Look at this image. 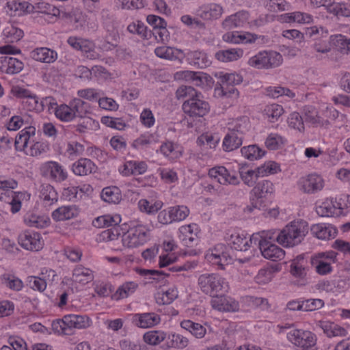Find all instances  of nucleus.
I'll use <instances>...</instances> for the list:
<instances>
[{
  "label": "nucleus",
  "mask_w": 350,
  "mask_h": 350,
  "mask_svg": "<svg viewBox=\"0 0 350 350\" xmlns=\"http://www.w3.org/2000/svg\"><path fill=\"white\" fill-rule=\"evenodd\" d=\"M55 114L56 117L62 121H70L75 118V113L72 112L70 105H61L55 108Z\"/></svg>",
  "instance_id": "45"
},
{
  "label": "nucleus",
  "mask_w": 350,
  "mask_h": 350,
  "mask_svg": "<svg viewBox=\"0 0 350 350\" xmlns=\"http://www.w3.org/2000/svg\"><path fill=\"white\" fill-rule=\"evenodd\" d=\"M3 35L7 42H15L23 38V31L14 25H9L3 29Z\"/></svg>",
  "instance_id": "38"
},
{
  "label": "nucleus",
  "mask_w": 350,
  "mask_h": 350,
  "mask_svg": "<svg viewBox=\"0 0 350 350\" xmlns=\"http://www.w3.org/2000/svg\"><path fill=\"white\" fill-rule=\"evenodd\" d=\"M250 240L245 237H241L239 235H231L229 245L231 249L237 251H247L250 247Z\"/></svg>",
  "instance_id": "41"
},
{
  "label": "nucleus",
  "mask_w": 350,
  "mask_h": 350,
  "mask_svg": "<svg viewBox=\"0 0 350 350\" xmlns=\"http://www.w3.org/2000/svg\"><path fill=\"white\" fill-rule=\"evenodd\" d=\"M198 92L191 86L182 85L178 88L176 92V95L178 99H180L185 97L193 98L197 95Z\"/></svg>",
  "instance_id": "63"
},
{
  "label": "nucleus",
  "mask_w": 350,
  "mask_h": 350,
  "mask_svg": "<svg viewBox=\"0 0 350 350\" xmlns=\"http://www.w3.org/2000/svg\"><path fill=\"white\" fill-rule=\"evenodd\" d=\"M170 209L174 221L184 220L189 214V210L185 206H176Z\"/></svg>",
  "instance_id": "52"
},
{
  "label": "nucleus",
  "mask_w": 350,
  "mask_h": 350,
  "mask_svg": "<svg viewBox=\"0 0 350 350\" xmlns=\"http://www.w3.org/2000/svg\"><path fill=\"white\" fill-rule=\"evenodd\" d=\"M62 323L67 326L68 329L72 327L84 329L90 325V321L87 316L68 314L64 317Z\"/></svg>",
  "instance_id": "18"
},
{
  "label": "nucleus",
  "mask_w": 350,
  "mask_h": 350,
  "mask_svg": "<svg viewBox=\"0 0 350 350\" xmlns=\"http://www.w3.org/2000/svg\"><path fill=\"white\" fill-rule=\"evenodd\" d=\"M35 133L36 128L34 126H27L23 129L16 136L14 142L16 150L18 151L25 150L30 137L35 135Z\"/></svg>",
  "instance_id": "25"
},
{
  "label": "nucleus",
  "mask_w": 350,
  "mask_h": 350,
  "mask_svg": "<svg viewBox=\"0 0 350 350\" xmlns=\"http://www.w3.org/2000/svg\"><path fill=\"white\" fill-rule=\"evenodd\" d=\"M31 57L36 61L50 64L57 58V53L48 48H37L31 52Z\"/></svg>",
  "instance_id": "19"
},
{
  "label": "nucleus",
  "mask_w": 350,
  "mask_h": 350,
  "mask_svg": "<svg viewBox=\"0 0 350 350\" xmlns=\"http://www.w3.org/2000/svg\"><path fill=\"white\" fill-rule=\"evenodd\" d=\"M101 198L108 203L118 204L122 199L121 191L115 186L105 187L102 190Z\"/></svg>",
  "instance_id": "32"
},
{
  "label": "nucleus",
  "mask_w": 350,
  "mask_h": 350,
  "mask_svg": "<svg viewBox=\"0 0 350 350\" xmlns=\"http://www.w3.org/2000/svg\"><path fill=\"white\" fill-rule=\"evenodd\" d=\"M18 243L23 248L31 251H38L43 245L40 234L30 230H25L20 234Z\"/></svg>",
  "instance_id": "13"
},
{
  "label": "nucleus",
  "mask_w": 350,
  "mask_h": 350,
  "mask_svg": "<svg viewBox=\"0 0 350 350\" xmlns=\"http://www.w3.org/2000/svg\"><path fill=\"white\" fill-rule=\"evenodd\" d=\"M3 283L14 291H20L23 287L22 281L14 275L10 274H5L2 277Z\"/></svg>",
  "instance_id": "53"
},
{
  "label": "nucleus",
  "mask_w": 350,
  "mask_h": 350,
  "mask_svg": "<svg viewBox=\"0 0 350 350\" xmlns=\"http://www.w3.org/2000/svg\"><path fill=\"white\" fill-rule=\"evenodd\" d=\"M136 271L140 275L146 277L148 279L158 280L161 276H168L169 274L166 273L163 271H158L154 269H136Z\"/></svg>",
  "instance_id": "59"
},
{
  "label": "nucleus",
  "mask_w": 350,
  "mask_h": 350,
  "mask_svg": "<svg viewBox=\"0 0 350 350\" xmlns=\"http://www.w3.org/2000/svg\"><path fill=\"white\" fill-rule=\"evenodd\" d=\"M330 42L336 46L338 50L343 54H346V45L347 44V38L341 34L331 36L329 37Z\"/></svg>",
  "instance_id": "57"
},
{
  "label": "nucleus",
  "mask_w": 350,
  "mask_h": 350,
  "mask_svg": "<svg viewBox=\"0 0 350 350\" xmlns=\"http://www.w3.org/2000/svg\"><path fill=\"white\" fill-rule=\"evenodd\" d=\"M120 235V226H113L111 228L103 230L98 237L100 241H111L116 240Z\"/></svg>",
  "instance_id": "47"
},
{
  "label": "nucleus",
  "mask_w": 350,
  "mask_h": 350,
  "mask_svg": "<svg viewBox=\"0 0 350 350\" xmlns=\"http://www.w3.org/2000/svg\"><path fill=\"white\" fill-rule=\"evenodd\" d=\"M223 13V8L218 4H211L202 13V17L206 20H213L219 18Z\"/></svg>",
  "instance_id": "49"
},
{
  "label": "nucleus",
  "mask_w": 350,
  "mask_h": 350,
  "mask_svg": "<svg viewBox=\"0 0 350 350\" xmlns=\"http://www.w3.org/2000/svg\"><path fill=\"white\" fill-rule=\"evenodd\" d=\"M247 18L248 14L247 12H239L234 14L228 16L222 22V27L227 30L241 27L247 22Z\"/></svg>",
  "instance_id": "21"
},
{
  "label": "nucleus",
  "mask_w": 350,
  "mask_h": 350,
  "mask_svg": "<svg viewBox=\"0 0 350 350\" xmlns=\"http://www.w3.org/2000/svg\"><path fill=\"white\" fill-rule=\"evenodd\" d=\"M321 34V40H318L317 38H315L316 42L313 45L314 49L321 53H327L331 50L330 40L327 39L328 31L327 30L323 29V27H317L316 26L306 28L305 30V36L308 38H312L314 36Z\"/></svg>",
  "instance_id": "10"
},
{
  "label": "nucleus",
  "mask_w": 350,
  "mask_h": 350,
  "mask_svg": "<svg viewBox=\"0 0 350 350\" xmlns=\"http://www.w3.org/2000/svg\"><path fill=\"white\" fill-rule=\"evenodd\" d=\"M303 257L298 256L297 259L293 260L291 264V273L295 277L304 278L306 275V271L304 267L300 263L303 260Z\"/></svg>",
  "instance_id": "51"
},
{
  "label": "nucleus",
  "mask_w": 350,
  "mask_h": 350,
  "mask_svg": "<svg viewBox=\"0 0 350 350\" xmlns=\"http://www.w3.org/2000/svg\"><path fill=\"white\" fill-rule=\"evenodd\" d=\"M184 112L191 117H203L210 111L209 103L203 99L200 92L193 98L186 100L183 104Z\"/></svg>",
  "instance_id": "7"
},
{
  "label": "nucleus",
  "mask_w": 350,
  "mask_h": 350,
  "mask_svg": "<svg viewBox=\"0 0 350 350\" xmlns=\"http://www.w3.org/2000/svg\"><path fill=\"white\" fill-rule=\"evenodd\" d=\"M160 321V317L154 312L135 314L131 318L132 324L140 328L153 327L159 323Z\"/></svg>",
  "instance_id": "15"
},
{
  "label": "nucleus",
  "mask_w": 350,
  "mask_h": 350,
  "mask_svg": "<svg viewBox=\"0 0 350 350\" xmlns=\"http://www.w3.org/2000/svg\"><path fill=\"white\" fill-rule=\"evenodd\" d=\"M301 191L306 193H314L321 191L324 187V180L316 174L301 177L298 181Z\"/></svg>",
  "instance_id": "12"
},
{
  "label": "nucleus",
  "mask_w": 350,
  "mask_h": 350,
  "mask_svg": "<svg viewBox=\"0 0 350 350\" xmlns=\"http://www.w3.org/2000/svg\"><path fill=\"white\" fill-rule=\"evenodd\" d=\"M78 215V211L75 206H65L55 210L52 213V217L55 221H64L70 219Z\"/></svg>",
  "instance_id": "30"
},
{
  "label": "nucleus",
  "mask_w": 350,
  "mask_h": 350,
  "mask_svg": "<svg viewBox=\"0 0 350 350\" xmlns=\"http://www.w3.org/2000/svg\"><path fill=\"white\" fill-rule=\"evenodd\" d=\"M262 255L267 259L278 261L284 258L285 252L279 246L271 242L260 241L258 246Z\"/></svg>",
  "instance_id": "14"
},
{
  "label": "nucleus",
  "mask_w": 350,
  "mask_h": 350,
  "mask_svg": "<svg viewBox=\"0 0 350 350\" xmlns=\"http://www.w3.org/2000/svg\"><path fill=\"white\" fill-rule=\"evenodd\" d=\"M308 224L306 221L291 222L276 237L277 241L285 247H293L299 244L308 233Z\"/></svg>",
  "instance_id": "1"
},
{
  "label": "nucleus",
  "mask_w": 350,
  "mask_h": 350,
  "mask_svg": "<svg viewBox=\"0 0 350 350\" xmlns=\"http://www.w3.org/2000/svg\"><path fill=\"white\" fill-rule=\"evenodd\" d=\"M224 245L222 244L217 245L210 256V260L214 261V263L221 267V269H224V265L230 263L231 258L227 252L224 251Z\"/></svg>",
  "instance_id": "26"
},
{
  "label": "nucleus",
  "mask_w": 350,
  "mask_h": 350,
  "mask_svg": "<svg viewBox=\"0 0 350 350\" xmlns=\"http://www.w3.org/2000/svg\"><path fill=\"white\" fill-rule=\"evenodd\" d=\"M48 150L49 148L46 144L37 142L31 146L29 150L26 152V154L31 157H38L42 153L46 152Z\"/></svg>",
  "instance_id": "60"
},
{
  "label": "nucleus",
  "mask_w": 350,
  "mask_h": 350,
  "mask_svg": "<svg viewBox=\"0 0 350 350\" xmlns=\"http://www.w3.org/2000/svg\"><path fill=\"white\" fill-rule=\"evenodd\" d=\"M243 55V51L242 49H230L219 51L215 53V57L220 62H229L238 60Z\"/></svg>",
  "instance_id": "28"
},
{
  "label": "nucleus",
  "mask_w": 350,
  "mask_h": 350,
  "mask_svg": "<svg viewBox=\"0 0 350 350\" xmlns=\"http://www.w3.org/2000/svg\"><path fill=\"white\" fill-rule=\"evenodd\" d=\"M69 104L72 112L75 113V119L86 116L85 114L89 112L90 105L80 98H75Z\"/></svg>",
  "instance_id": "35"
},
{
  "label": "nucleus",
  "mask_w": 350,
  "mask_h": 350,
  "mask_svg": "<svg viewBox=\"0 0 350 350\" xmlns=\"http://www.w3.org/2000/svg\"><path fill=\"white\" fill-rule=\"evenodd\" d=\"M212 306L219 311L236 312L239 309V303L234 299L226 296H215L211 301Z\"/></svg>",
  "instance_id": "16"
},
{
  "label": "nucleus",
  "mask_w": 350,
  "mask_h": 350,
  "mask_svg": "<svg viewBox=\"0 0 350 350\" xmlns=\"http://www.w3.org/2000/svg\"><path fill=\"white\" fill-rule=\"evenodd\" d=\"M223 40L232 44L252 42L257 36L251 33H239L238 31L228 32L223 35Z\"/></svg>",
  "instance_id": "20"
},
{
  "label": "nucleus",
  "mask_w": 350,
  "mask_h": 350,
  "mask_svg": "<svg viewBox=\"0 0 350 350\" xmlns=\"http://www.w3.org/2000/svg\"><path fill=\"white\" fill-rule=\"evenodd\" d=\"M331 262L332 261L311 259V264L314 267L316 272L322 275H326L332 271Z\"/></svg>",
  "instance_id": "48"
},
{
  "label": "nucleus",
  "mask_w": 350,
  "mask_h": 350,
  "mask_svg": "<svg viewBox=\"0 0 350 350\" xmlns=\"http://www.w3.org/2000/svg\"><path fill=\"white\" fill-rule=\"evenodd\" d=\"M75 119V124L73 125L75 131L79 133H85L88 131H95L99 128L98 121L89 116H83Z\"/></svg>",
  "instance_id": "23"
},
{
  "label": "nucleus",
  "mask_w": 350,
  "mask_h": 350,
  "mask_svg": "<svg viewBox=\"0 0 350 350\" xmlns=\"http://www.w3.org/2000/svg\"><path fill=\"white\" fill-rule=\"evenodd\" d=\"M187 57L189 64L198 68H205L211 64L206 53L200 51H190L187 53Z\"/></svg>",
  "instance_id": "24"
},
{
  "label": "nucleus",
  "mask_w": 350,
  "mask_h": 350,
  "mask_svg": "<svg viewBox=\"0 0 350 350\" xmlns=\"http://www.w3.org/2000/svg\"><path fill=\"white\" fill-rule=\"evenodd\" d=\"M156 55L160 58L173 60L178 57L180 51L172 47L163 46L157 47L154 50Z\"/></svg>",
  "instance_id": "36"
},
{
  "label": "nucleus",
  "mask_w": 350,
  "mask_h": 350,
  "mask_svg": "<svg viewBox=\"0 0 350 350\" xmlns=\"http://www.w3.org/2000/svg\"><path fill=\"white\" fill-rule=\"evenodd\" d=\"M246 131V126L237 123L226 135L223 140V148L225 151L230 152L239 148L243 144V135Z\"/></svg>",
  "instance_id": "9"
},
{
  "label": "nucleus",
  "mask_w": 350,
  "mask_h": 350,
  "mask_svg": "<svg viewBox=\"0 0 350 350\" xmlns=\"http://www.w3.org/2000/svg\"><path fill=\"white\" fill-rule=\"evenodd\" d=\"M287 339L301 350H317L316 336L310 331L297 329L293 325L283 328Z\"/></svg>",
  "instance_id": "2"
},
{
  "label": "nucleus",
  "mask_w": 350,
  "mask_h": 350,
  "mask_svg": "<svg viewBox=\"0 0 350 350\" xmlns=\"http://www.w3.org/2000/svg\"><path fill=\"white\" fill-rule=\"evenodd\" d=\"M7 8L10 12V15H21L24 12L25 2H18L15 0L9 1L6 3Z\"/></svg>",
  "instance_id": "62"
},
{
  "label": "nucleus",
  "mask_w": 350,
  "mask_h": 350,
  "mask_svg": "<svg viewBox=\"0 0 350 350\" xmlns=\"http://www.w3.org/2000/svg\"><path fill=\"white\" fill-rule=\"evenodd\" d=\"M289 126L298 130L300 132L304 131V124L302 117L297 112L292 113L288 119Z\"/></svg>",
  "instance_id": "54"
},
{
  "label": "nucleus",
  "mask_w": 350,
  "mask_h": 350,
  "mask_svg": "<svg viewBox=\"0 0 350 350\" xmlns=\"http://www.w3.org/2000/svg\"><path fill=\"white\" fill-rule=\"evenodd\" d=\"M198 284L201 291L213 298L219 293L226 291L228 285L225 280L215 273H204L199 276Z\"/></svg>",
  "instance_id": "3"
},
{
  "label": "nucleus",
  "mask_w": 350,
  "mask_h": 350,
  "mask_svg": "<svg viewBox=\"0 0 350 350\" xmlns=\"http://www.w3.org/2000/svg\"><path fill=\"white\" fill-rule=\"evenodd\" d=\"M166 334L159 330L147 332L144 335V341L151 345H157L165 340Z\"/></svg>",
  "instance_id": "40"
},
{
  "label": "nucleus",
  "mask_w": 350,
  "mask_h": 350,
  "mask_svg": "<svg viewBox=\"0 0 350 350\" xmlns=\"http://www.w3.org/2000/svg\"><path fill=\"white\" fill-rule=\"evenodd\" d=\"M273 191V184L269 180L258 183L251 191L250 205L246 207V210L248 212H252L254 209L260 210L265 206L263 198Z\"/></svg>",
  "instance_id": "5"
},
{
  "label": "nucleus",
  "mask_w": 350,
  "mask_h": 350,
  "mask_svg": "<svg viewBox=\"0 0 350 350\" xmlns=\"http://www.w3.org/2000/svg\"><path fill=\"white\" fill-rule=\"evenodd\" d=\"M101 122L107 126L113 128L118 130H123L126 126L124 122H123L120 118H115L109 116H104L101 118Z\"/></svg>",
  "instance_id": "58"
},
{
  "label": "nucleus",
  "mask_w": 350,
  "mask_h": 350,
  "mask_svg": "<svg viewBox=\"0 0 350 350\" xmlns=\"http://www.w3.org/2000/svg\"><path fill=\"white\" fill-rule=\"evenodd\" d=\"M93 279L92 271L88 268L79 265L73 270L72 280L76 282L85 284L92 281Z\"/></svg>",
  "instance_id": "29"
},
{
  "label": "nucleus",
  "mask_w": 350,
  "mask_h": 350,
  "mask_svg": "<svg viewBox=\"0 0 350 350\" xmlns=\"http://www.w3.org/2000/svg\"><path fill=\"white\" fill-rule=\"evenodd\" d=\"M282 62V56L274 51H262L250 57L247 64L257 69H269L279 66Z\"/></svg>",
  "instance_id": "4"
},
{
  "label": "nucleus",
  "mask_w": 350,
  "mask_h": 350,
  "mask_svg": "<svg viewBox=\"0 0 350 350\" xmlns=\"http://www.w3.org/2000/svg\"><path fill=\"white\" fill-rule=\"evenodd\" d=\"M25 222L31 227L38 228H44L46 225V221L36 215H30L25 217Z\"/></svg>",
  "instance_id": "64"
},
{
  "label": "nucleus",
  "mask_w": 350,
  "mask_h": 350,
  "mask_svg": "<svg viewBox=\"0 0 350 350\" xmlns=\"http://www.w3.org/2000/svg\"><path fill=\"white\" fill-rule=\"evenodd\" d=\"M312 234L319 239H329L334 238L337 234L336 228L325 226L323 224H314L311 226Z\"/></svg>",
  "instance_id": "22"
},
{
  "label": "nucleus",
  "mask_w": 350,
  "mask_h": 350,
  "mask_svg": "<svg viewBox=\"0 0 350 350\" xmlns=\"http://www.w3.org/2000/svg\"><path fill=\"white\" fill-rule=\"evenodd\" d=\"M304 113L305 121L313 126L327 129L330 124L329 121L319 116L317 109L312 106L305 107Z\"/></svg>",
  "instance_id": "17"
},
{
  "label": "nucleus",
  "mask_w": 350,
  "mask_h": 350,
  "mask_svg": "<svg viewBox=\"0 0 350 350\" xmlns=\"http://www.w3.org/2000/svg\"><path fill=\"white\" fill-rule=\"evenodd\" d=\"M148 229L143 225L131 228L122 237V243L129 248L137 247L148 240Z\"/></svg>",
  "instance_id": "8"
},
{
  "label": "nucleus",
  "mask_w": 350,
  "mask_h": 350,
  "mask_svg": "<svg viewBox=\"0 0 350 350\" xmlns=\"http://www.w3.org/2000/svg\"><path fill=\"white\" fill-rule=\"evenodd\" d=\"M95 168L94 163L88 159H81L72 165V171L76 175L85 176L92 173Z\"/></svg>",
  "instance_id": "31"
},
{
  "label": "nucleus",
  "mask_w": 350,
  "mask_h": 350,
  "mask_svg": "<svg viewBox=\"0 0 350 350\" xmlns=\"http://www.w3.org/2000/svg\"><path fill=\"white\" fill-rule=\"evenodd\" d=\"M215 77L220 79V82L223 85H233L240 84L243 81V77L239 74L230 73L223 74L220 72L215 74Z\"/></svg>",
  "instance_id": "42"
},
{
  "label": "nucleus",
  "mask_w": 350,
  "mask_h": 350,
  "mask_svg": "<svg viewBox=\"0 0 350 350\" xmlns=\"http://www.w3.org/2000/svg\"><path fill=\"white\" fill-rule=\"evenodd\" d=\"M2 68L8 74H16L20 72L23 68V63L16 58L11 57H1Z\"/></svg>",
  "instance_id": "27"
},
{
  "label": "nucleus",
  "mask_w": 350,
  "mask_h": 350,
  "mask_svg": "<svg viewBox=\"0 0 350 350\" xmlns=\"http://www.w3.org/2000/svg\"><path fill=\"white\" fill-rule=\"evenodd\" d=\"M138 287V284L134 282H126L120 286L112 298L115 299H120L127 297L130 294L135 292Z\"/></svg>",
  "instance_id": "37"
},
{
  "label": "nucleus",
  "mask_w": 350,
  "mask_h": 350,
  "mask_svg": "<svg viewBox=\"0 0 350 350\" xmlns=\"http://www.w3.org/2000/svg\"><path fill=\"white\" fill-rule=\"evenodd\" d=\"M121 218L119 216H111L106 215L97 217L93 221V225L97 228H104L117 226L120 222Z\"/></svg>",
  "instance_id": "39"
},
{
  "label": "nucleus",
  "mask_w": 350,
  "mask_h": 350,
  "mask_svg": "<svg viewBox=\"0 0 350 350\" xmlns=\"http://www.w3.org/2000/svg\"><path fill=\"white\" fill-rule=\"evenodd\" d=\"M40 198L49 204L57 201V193L53 186L49 184L42 185L40 190Z\"/></svg>",
  "instance_id": "43"
},
{
  "label": "nucleus",
  "mask_w": 350,
  "mask_h": 350,
  "mask_svg": "<svg viewBox=\"0 0 350 350\" xmlns=\"http://www.w3.org/2000/svg\"><path fill=\"white\" fill-rule=\"evenodd\" d=\"M275 232L271 231H262L258 233L253 234L250 239V243H254L255 245H258L259 246V243L261 241L270 242L269 240L273 239V235Z\"/></svg>",
  "instance_id": "55"
},
{
  "label": "nucleus",
  "mask_w": 350,
  "mask_h": 350,
  "mask_svg": "<svg viewBox=\"0 0 350 350\" xmlns=\"http://www.w3.org/2000/svg\"><path fill=\"white\" fill-rule=\"evenodd\" d=\"M178 297L177 291L168 289L163 293H158L156 295V301L159 305L171 304Z\"/></svg>",
  "instance_id": "44"
},
{
  "label": "nucleus",
  "mask_w": 350,
  "mask_h": 350,
  "mask_svg": "<svg viewBox=\"0 0 350 350\" xmlns=\"http://www.w3.org/2000/svg\"><path fill=\"white\" fill-rule=\"evenodd\" d=\"M264 112L271 122H274L283 114L284 109L281 105L273 103L266 106Z\"/></svg>",
  "instance_id": "46"
},
{
  "label": "nucleus",
  "mask_w": 350,
  "mask_h": 350,
  "mask_svg": "<svg viewBox=\"0 0 350 350\" xmlns=\"http://www.w3.org/2000/svg\"><path fill=\"white\" fill-rule=\"evenodd\" d=\"M208 175L216 178L217 182L222 185L226 184V176H228V171L223 166L215 167L209 170Z\"/></svg>",
  "instance_id": "50"
},
{
  "label": "nucleus",
  "mask_w": 350,
  "mask_h": 350,
  "mask_svg": "<svg viewBox=\"0 0 350 350\" xmlns=\"http://www.w3.org/2000/svg\"><path fill=\"white\" fill-rule=\"evenodd\" d=\"M40 174L47 178L61 182L67 178V174L62 166L56 161H47L40 167Z\"/></svg>",
  "instance_id": "11"
},
{
  "label": "nucleus",
  "mask_w": 350,
  "mask_h": 350,
  "mask_svg": "<svg viewBox=\"0 0 350 350\" xmlns=\"http://www.w3.org/2000/svg\"><path fill=\"white\" fill-rule=\"evenodd\" d=\"M267 9L273 12L288 10L289 5L284 0H269L267 4Z\"/></svg>",
  "instance_id": "56"
},
{
  "label": "nucleus",
  "mask_w": 350,
  "mask_h": 350,
  "mask_svg": "<svg viewBox=\"0 0 350 350\" xmlns=\"http://www.w3.org/2000/svg\"><path fill=\"white\" fill-rule=\"evenodd\" d=\"M243 168L244 167L242 166L239 169L240 176L245 185L252 187L256 182L254 176L257 178L258 176L275 174L279 169V165L275 162L269 161L265 163L263 165L258 167L256 170H249L245 172Z\"/></svg>",
  "instance_id": "6"
},
{
  "label": "nucleus",
  "mask_w": 350,
  "mask_h": 350,
  "mask_svg": "<svg viewBox=\"0 0 350 350\" xmlns=\"http://www.w3.org/2000/svg\"><path fill=\"white\" fill-rule=\"evenodd\" d=\"M219 87H216L215 91L218 95L230 97L232 95L238 96L239 92L233 85H223L219 83Z\"/></svg>",
  "instance_id": "61"
},
{
  "label": "nucleus",
  "mask_w": 350,
  "mask_h": 350,
  "mask_svg": "<svg viewBox=\"0 0 350 350\" xmlns=\"http://www.w3.org/2000/svg\"><path fill=\"white\" fill-rule=\"evenodd\" d=\"M241 154L250 161H254L262 158L265 151L260 149L256 145L244 146L241 149Z\"/></svg>",
  "instance_id": "34"
},
{
  "label": "nucleus",
  "mask_w": 350,
  "mask_h": 350,
  "mask_svg": "<svg viewBox=\"0 0 350 350\" xmlns=\"http://www.w3.org/2000/svg\"><path fill=\"white\" fill-rule=\"evenodd\" d=\"M180 326L182 328L189 332L192 335L196 338H201L204 336L206 334V329L201 324L194 323L190 320H184L181 322Z\"/></svg>",
  "instance_id": "33"
}]
</instances>
